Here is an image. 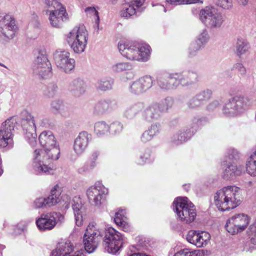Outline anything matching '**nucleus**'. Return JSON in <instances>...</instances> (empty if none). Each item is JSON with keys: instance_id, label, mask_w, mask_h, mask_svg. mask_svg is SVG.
I'll list each match as a JSON object with an SVG mask.
<instances>
[{"instance_id": "nucleus-35", "label": "nucleus", "mask_w": 256, "mask_h": 256, "mask_svg": "<svg viewBox=\"0 0 256 256\" xmlns=\"http://www.w3.org/2000/svg\"><path fill=\"white\" fill-rule=\"evenodd\" d=\"M180 77L178 79L180 84L183 86H188L196 82L198 78V75L196 72H184L182 76L180 74Z\"/></svg>"}, {"instance_id": "nucleus-42", "label": "nucleus", "mask_w": 256, "mask_h": 256, "mask_svg": "<svg viewBox=\"0 0 256 256\" xmlns=\"http://www.w3.org/2000/svg\"><path fill=\"white\" fill-rule=\"evenodd\" d=\"M112 80L103 79L98 80L96 84V86L98 90L106 91L112 88Z\"/></svg>"}, {"instance_id": "nucleus-61", "label": "nucleus", "mask_w": 256, "mask_h": 256, "mask_svg": "<svg viewBox=\"0 0 256 256\" xmlns=\"http://www.w3.org/2000/svg\"><path fill=\"white\" fill-rule=\"evenodd\" d=\"M154 138L147 130L144 131L140 136V140L143 143H146L150 142Z\"/></svg>"}, {"instance_id": "nucleus-46", "label": "nucleus", "mask_w": 256, "mask_h": 256, "mask_svg": "<svg viewBox=\"0 0 256 256\" xmlns=\"http://www.w3.org/2000/svg\"><path fill=\"white\" fill-rule=\"evenodd\" d=\"M210 36L208 32L206 30H203L195 41L203 47L208 42Z\"/></svg>"}, {"instance_id": "nucleus-22", "label": "nucleus", "mask_w": 256, "mask_h": 256, "mask_svg": "<svg viewBox=\"0 0 256 256\" xmlns=\"http://www.w3.org/2000/svg\"><path fill=\"white\" fill-rule=\"evenodd\" d=\"M152 84V78L146 76L132 82L130 86V90L134 94H140L150 89Z\"/></svg>"}, {"instance_id": "nucleus-7", "label": "nucleus", "mask_w": 256, "mask_h": 256, "mask_svg": "<svg viewBox=\"0 0 256 256\" xmlns=\"http://www.w3.org/2000/svg\"><path fill=\"white\" fill-rule=\"evenodd\" d=\"M199 18L202 23L210 28H220L225 20L224 15L216 8L212 6L200 10Z\"/></svg>"}, {"instance_id": "nucleus-19", "label": "nucleus", "mask_w": 256, "mask_h": 256, "mask_svg": "<svg viewBox=\"0 0 256 256\" xmlns=\"http://www.w3.org/2000/svg\"><path fill=\"white\" fill-rule=\"evenodd\" d=\"M91 140L92 135L87 132L82 131L79 133L74 140L72 146L77 156H82L86 151Z\"/></svg>"}, {"instance_id": "nucleus-23", "label": "nucleus", "mask_w": 256, "mask_h": 256, "mask_svg": "<svg viewBox=\"0 0 256 256\" xmlns=\"http://www.w3.org/2000/svg\"><path fill=\"white\" fill-rule=\"evenodd\" d=\"M74 250L72 244L69 240L59 242L51 252V256H66Z\"/></svg>"}, {"instance_id": "nucleus-10", "label": "nucleus", "mask_w": 256, "mask_h": 256, "mask_svg": "<svg viewBox=\"0 0 256 256\" xmlns=\"http://www.w3.org/2000/svg\"><path fill=\"white\" fill-rule=\"evenodd\" d=\"M250 219V217L244 213L234 214L227 219L226 230L232 235L240 234L247 229Z\"/></svg>"}, {"instance_id": "nucleus-50", "label": "nucleus", "mask_w": 256, "mask_h": 256, "mask_svg": "<svg viewBox=\"0 0 256 256\" xmlns=\"http://www.w3.org/2000/svg\"><path fill=\"white\" fill-rule=\"evenodd\" d=\"M46 202V198L40 197L35 200L34 202L33 206L36 208L48 207Z\"/></svg>"}, {"instance_id": "nucleus-31", "label": "nucleus", "mask_w": 256, "mask_h": 256, "mask_svg": "<svg viewBox=\"0 0 256 256\" xmlns=\"http://www.w3.org/2000/svg\"><path fill=\"white\" fill-rule=\"evenodd\" d=\"M144 108L142 102L129 104L127 105L124 112V116L128 118H134Z\"/></svg>"}, {"instance_id": "nucleus-1", "label": "nucleus", "mask_w": 256, "mask_h": 256, "mask_svg": "<svg viewBox=\"0 0 256 256\" xmlns=\"http://www.w3.org/2000/svg\"><path fill=\"white\" fill-rule=\"evenodd\" d=\"M242 200L240 188L234 185L224 186L214 195V204L222 212L236 208L240 204Z\"/></svg>"}, {"instance_id": "nucleus-21", "label": "nucleus", "mask_w": 256, "mask_h": 256, "mask_svg": "<svg viewBox=\"0 0 256 256\" xmlns=\"http://www.w3.org/2000/svg\"><path fill=\"white\" fill-rule=\"evenodd\" d=\"M72 208L77 226H80L83 224L86 212V206L82 198L79 196H76L72 199Z\"/></svg>"}, {"instance_id": "nucleus-17", "label": "nucleus", "mask_w": 256, "mask_h": 256, "mask_svg": "<svg viewBox=\"0 0 256 256\" xmlns=\"http://www.w3.org/2000/svg\"><path fill=\"white\" fill-rule=\"evenodd\" d=\"M64 219V216L59 213L49 212L42 214L36 220L38 228L42 231L53 229L57 224L56 218Z\"/></svg>"}, {"instance_id": "nucleus-15", "label": "nucleus", "mask_w": 256, "mask_h": 256, "mask_svg": "<svg viewBox=\"0 0 256 256\" xmlns=\"http://www.w3.org/2000/svg\"><path fill=\"white\" fill-rule=\"evenodd\" d=\"M210 239V234L206 231L190 230L186 235V240L198 248L206 246Z\"/></svg>"}, {"instance_id": "nucleus-2", "label": "nucleus", "mask_w": 256, "mask_h": 256, "mask_svg": "<svg viewBox=\"0 0 256 256\" xmlns=\"http://www.w3.org/2000/svg\"><path fill=\"white\" fill-rule=\"evenodd\" d=\"M118 48L122 56L131 60L145 62L150 56V47L146 44L122 42Z\"/></svg>"}, {"instance_id": "nucleus-40", "label": "nucleus", "mask_w": 256, "mask_h": 256, "mask_svg": "<svg viewBox=\"0 0 256 256\" xmlns=\"http://www.w3.org/2000/svg\"><path fill=\"white\" fill-rule=\"evenodd\" d=\"M34 72L42 78H47L52 76V67L50 63H48L46 66H42L39 68L38 72L34 70Z\"/></svg>"}, {"instance_id": "nucleus-32", "label": "nucleus", "mask_w": 256, "mask_h": 256, "mask_svg": "<svg viewBox=\"0 0 256 256\" xmlns=\"http://www.w3.org/2000/svg\"><path fill=\"white\" fill-rule=\"evenodd\" d=\"M70 90L76 96H80L85 92L86 84L80 78L74 80L70 84Z\"/></svg>"}, {"instance_id": "nucleus-18", "label": "nucleus", "mask_w": 256, "mask_h": 256, "mask_svg": "<svg viewBox=\"0 0 256 256\" xmlns=\"http://www.w3.org/2000/svg\"><path fill=\"white\" fill-rule=\"evenodd\" d=\"M180 77L178 73H164L158 78L157 84L163 90L175 88L180 84Z\"/></svg>"}, {"instance_id": "nucleus-47", "label": "nucleus", "mask_w": 256, "mask_h": 256, "mask_svg": "<svg viewBox=\"0 0 256 256\" xmlns=\"http://www.w3.org/2000/svg\"><path fill=\"white\" fill-rule=\"evenodd\" d=\"M202 48L198 42L194 41L190 43L188 48L189 56H193L196 55L197 52Z\"/></svg>"}, {"instance_id": "nucleus-54", "label": "nucleus", "mask_w": 256, "mask_h": 256, "mask_svg": "<svg viewBox=\"0 0 256 256\" xmlns=\"http://www.w3.org/2000/svg\"><path fill=\"white\" fill-rule=\"evenodd\" d=\"M172 100L171 98H168L164 99L160 103L158 104L160 105V108L162 112H164L168 110V108L172 106Z\"/></svg>"}, {"instance_id": "nucleus-49", "label": "nucleus", "mask_w": 256, "mask_h": 256, "mask_svg": "<svg viewBox=\"0 0 256 256\" xmlns=\"http://www.w3.org/2000/svg\"><path fill=\"white\" fill-rule=\"evenodd\" d=\"M216 4L224 10H230L233 6L232 0H218Z\"/></svg>"}, {"instance_id": "nucleus-8", "label": "nucleus", "mask_w": 256, "mask_h": 256, "mask_svg": "<svg viewBox=\"0 0 256 256\" xmlns=\"http://www.w3.org/2000/svg\"><path fill=\"white\" fill-rule=\"evenodd\" d=\"M39 142L42 149L36 150L38 152L50 155L53 158H59L60 149L56 140L51 131H44L39 136Z\"/></svg>"}, {"instance_id": "nucleus-11", "label": "nucleus", "mask_w": 256, "mask_h": 256, "mask_svg": "<svg viewBox=\"0 0 256 256\" xmlns=\"http://www.w3.org/2000/svg\"><path fill=\"white\" fill-rule=\"evenodd\" d=\"M126 242V238L114 228L110 227L106 230L103 244L108 253L116 254Z\"/></svg>"}, {"instance_id": "nucleus-45", "label": "nucleus", "mask_w": 256, "mask_h": 256, "mask_svg": "<svg viewBox=\"0 0 256 256\" xmlns=\"http://www.w3.org/2000/svg\"><path fill=\"white\" fill-rule=\"evenodd\" d=\"M85 12L87 16L92 18L98 25L100 22V17L98 10L94 7H88L85 9Z\"/></svg>"}, {"instance_id": "nucleus-24", "label": "nucleus", "mask_w": 256, "mask_h": 256, "mask_svg": "<svg viewBox=\"0 0 256 256\" xmlns=\"http://www.w3.org/2000/svg\"><path fill=\"white\" fill-rule=\"evenodd\" d=\"M102 231L100 226L95 222H92L87 226L84 236L100 242L102 236Z\"/></svg>"}, {"instance_id": "nucleus-63", "label": "nucleus", "mask_w": 256, "mask_h": 256, "mask_svg": "<svg viewBox=\"0 0 256 256\" xmlns=\"http://www.w3.org/2000/svg\"><path fill=\"white\" fill-rule=\"evenodd\" d=\"M62 105V102L59 100L53 102L52 104V108L56 110H59Z\"/></svg>"}, {"instance_id": "nucleus-60", "label": "nucleus", "mask_w": 256, "mask_h": 256, "mask_svg": "<svg viewBox=\"0 0 256 256\" xmlns=\"http://www.w3.org/2000/svg\"><path fill=\"white\" fill-rule=\"evenodd\" d=\"M239 152L234 148H230L228 150L227 156L230 160L236 159L238 158Z\"/></svg>"}, {"instance_id": "nucleus-64", "label": "nucleus", "mask_w": 256, "mask_h": 256, "mask_svg": "<svg viewBox=\"0 0 256 256\" xmlns=\"http://www.w3.org/2000/svg\"><path fill=\"white\" fill-rule=\"evenodd\" d=\"M219 105V102L217 100L214 101L208 106V108L210 110L214 108H216Z\"/></svg>"}, {"instance_id": "nucleus-53", "label": "nucleus", "mask_w": 256, "mask_h": 256, "mask_svg": "<svg viewBox=\"0 0 256 256\" xmlns=\"http://www.w3.org/2000/svg\"><path fill=\"white\" fill-rule=\"evenodd\" d=\"M122 124L118 122H114L110 126V130L114 134H116L120 132L122 130Z\"/></svg>"}, {"instance_id": "nucleus-13", "label": "nucleus", "mask_w": 256, "mask_h": 256, "mask_svg": "<svg viewBox=\"0 0 256 256\" xmlns=\"http://www.w3.org/2000/svg\"><path fill=\"white\" fill-rule=\"evenodd\" d=\"M21 125L26 140L32 146H35L37 142L36 126L34 117L28 114L22 119Z\"/></svg>"}, {"instance_id": "nucleus-5", "label": "nucleus", "mask_w": 256, "mask_h": 256, "mask_svg": "<svg viewBox=\"0 0 256 256\" xmlns=\"http://www.w3.org/2000/svg\"><path fill=\"white\" fill-rule=\"evenodd\" d=\"M250 105L248 98L242 95L235 96L226 102L222 113L227 117L237 116L248 110Z\"/></svg>"}, {"instance_id": "nucleus-30", "label": "nucleus", "mask_w": 256, "mask_h": 256, "mask_svg": "<svg viewBox=\"0 0 256 256\" xmlns=\"http://www.w3.org/2000/svg\"><path fill=\"white\" fill-rule=\"evenodd\" d=\"M99 155L100 152L98 151L93 152L91 154L88 161L79 168V172L80 173L88 172L94 169L97 165V160Z\"/></svg>"}, {"instance_id": "nucleus-38", "label": "nucleus", "mask_w": 256, "mask_h": 256, "mask_svg": "<svg viewBox=\"0 0 256 256\" xmlns=\"http://www.w3.org/2000/svg\"><path fill=\"white\" fill-rule=\"evenodd\" d=\"M236 54L241 56L248 52L250 46L246 40L243 38H238L236 42Z\"/></svg>"}, {"instance_id": "nucleus-14", "label": "nucleus", "mask_w": 256, "mask_h": 256, "mask_svg": "<svg viewBox=\"0 0 256 256\" xmlns=\"http://www.w3.org/2000/svg\"><path fill=\"white\" fill-rule=\"evenodd\" d=\"M54 59L56 66L62 72L68 73L75 66V60L70 57V54L67 51L56 52Z\"/></svg>"}, {"instance_id": "nucleus-4", "label": "nucleus", "mask_w": 256, "mask_h": 256, "mask_svg": "<svg viewBox=\"0 0 256 256\" xmlns=\"http://www.w3.org/2000/svg\"><path fill=\"white\" fill-rule=\"evenodd\" d=\"M88 38V32L83 24L76 26L66 36V40L68 44L76 54H80L85 50Z\"/></svg>"}, {"instance_id": "nucleus-41", "label": "nucleus", "mask_w": 256, "mask_h": 256, "mask_svg": "<svg viewBox=\"0 0 256 256\" xmlns=\"http://www.w3.org/2000/svg\"><path fill=\"white\" fill-rule=\"evenodd\" d=\"M132 65L126 62H118L113 64L112 69L113 72H119L125 70H128L132 69Z\"/></svg>"}, {"instance_id": "nucleus-39", "label": "nucleus", "mask_w": 256, "mask_h": 256, "mask_svg": "<svg viewBox=\"0 0 256 256\" xmlns=\"http://www.w3.org/2000/svg\"><path fill=\"white\" fill-rule=\"evenodd\" d=\"M94 132L98 136L106 134L110 132V126L104 122H98L94 124Z\"/></svg>"}, {"instance_id": "nucleus-58", "label": "nucleus", "mask_w": 256, "mask_h": 256, "mask_svg": "<svg viewBox=\"0 0 256 256\" xmlns=\"http://www.w3.org/2000/svg\"><path fill=\"white\" fill-rule=\"evenodd\" d=\"M233 70L238 71L241 75H244L246 72L245 67L240 62L235 64L233 66Z\"/></svg>"}, {"instance_id": "nucleus-16", "label": "nucleus", "mask_w": 256, "mask_h": 256, "mask_svg": "<svg viewBox=\"0 0 256 256\" xmlns=\"http://www.w3.org/2000/svg\"><path fill=\"white\" fill-rule=\"evenodd\" d=\"M108 192V189L100 182L89 188L86 191V194L90 202L96 206H100L102 200Z\"/></svg>"}, {"instance_id": "nucleus-27", "label": "nucleus", "mask_w": 256, "mask_h": 256, "mask_svg": "<svg viewBox=\"0 0 256 256\" xmlns=\"http://www.w3.org/2000/svg\"><path fill=\"white\" fill-rule=\"evenodd\" d=\"M194 129L192 128V130L186 132L184 130H180L175 134L172 138V142L176 145L182 144L188 140L191 136L194 134L198 127V124L194 126Z\"/></svg>"}, {"instance_id": "nucleus-56", "label": "nucleus", "mask_w": 256, "mask_h": 256, "mask_svg": "<svg viewBox=\"0 0 256 256\" xmlns=\"http://www.w3.org/2000/svg\"><path fill=\"white\" fill-rule=\"evenodd\" d=\"M160 124H152L146 130L152 136L154 137L160 132Z\"/></svg>"}, {"instance_id": "nucleus-26", "label": "nucleus", "mask_w": 256, "mask_h": 256, "mask_svg": "<svg viewBox=\"0 0 256 256\" xmlns=\"http://www.w3.org/2000/svg\"><path fill=\"white\" fill-rule=\"evenodd\" d=\"M140 12L128 1L122 5L119 14L122 18L128 20L138 16Z\"/></svg>"}, {"instance_id": "nucleus-52", "label": "nucleus", "mask_w": 256, "mask_h": 256, "mask_svg": "<svg viewBox=\"0 0 256 256\" xmlns=\"http://www.w3.org/2000/svg\"><path fill=\"white\" fill-rule=\"evenodd\" d=\"M222 176L224 178L230 179L234 177L232 164L228 165L223 172Z\"/></svg>"}, {"instance_id": "nucleus-25", "label": "nucleus", "mask_w": 256, "mask_h": 256, "mask_svg": "<svg viewBox=\"0 0 256 256\" xmlns=\"http://www.w3.org/2000/svg\"><path fill=\"white\" fill-rule=\"evenodd\" d=\"M162 111L158 104H154L147 108L143 113V116L148 121L157 120L160 117Z\"/></svg>"}, {"instance_id": "nucleus-9", "label": "nucleus", "mask_w": 256, "mask_h": 256, "mask_svg": "<svg viewBox=\"0 0 256 256\" xmlns=\"http://www.w3.org/2000/svg\"><path fill=\"white\" fill-rule=\"evenodd\" d=\"M42 152H38L34 150V153L32 170L36 175H44L52 174L53 168L52 162L59 158L50 156V155L44 154Z\"/></svg>"}, {"instance_id": "nucleus-20", "label": "nucleus", "mask_w": 256, "mask_h": 256, "mask_svg": "<svg viewBox=\"0 0 256 256\" xmlns=\"http://www.w3.org/2000/svg\"><path fill=\"white\" fill-rule=\"evenodd\" d=\"M16 26L14 18L9 14L0 16V32L4 36L12 38L14 37Z\"/></svg>"}, {"instance_id": "nucleus-44", "label": "nucleus", "mask_w": 256, "mask_h": 256, "mask_svg": "<svg viewBox=\"0 0 256 256\" xmlns=\"http://www.w3.org/2000/svg\"><path fill=\"white\" fill-rule=\"evenodd\" d=\"M246 234L250 242L254 245H256V220L249 226Z\"/></svg>"}, {"instance_id": "nucleus-33", "label": "nucleus", "mask_w": 256, "mask_h": 256, "mask_svg": "<svg viewBox=\"0 0 256 256\" xmlns=\"http://www.w3.org/2000/svg\"><path fill=\"white\" fill-rule=\"evenodd\" d=\"M62 193L60 187L56 184L50 190V194L46 198L48 206L50 207L54 206L60 201V196Z\"/></svg>"}, {"instance_id": "nucleus-62", "label": "nucleus", "mask_w": 256, "mask_h": 256, "mask_svg": "<svg viewBox=\"0 0 256 256\" xmlns=\"http://www.w3.org/2000/svg\"><path fill=\"white\" fill-rule=\"evenodd\" d=\"M56 88H57V86L54 84L50 85V86H49L48 88V96H53V94H54V92L56 90Z\"/></svg>"}, {"instance_id": "nucleus-6", "label": "nucleus", "mask_w": 256, "mask_h": 256, "mask_svg": "<svg viewBox=\"0 0 256 256\" xmlns=\"http://www.w3.org/2000/svg\"><path fill=\"white\" fill-rule=\"evenodd\" d=\"M173 210L180 220L186 222H192L196 216L194 205L186 197L177 198L173 202Z\"/></svg>"}, {"instance_id": "nucleus-43", "label": "nucleus", "mask_w": 256, "mask_h": 256, "mask_svg": "<svg viewBox=\"0 0 256 256\" xmlns=\"http://www.w3.org/2000/svg\"><path fill=\"white\" fill-rule=\"evenodd\" d=\"M174 250H172L168 254V256H197V252L196 250H190L188 248H184L174 252Z\"/></svg>"}, {"instance_id": "nucleus-34", "label": "nucleus", "mask_w": 256, "mask_h": 256, "mask_svg": "<svg viewBox=\"0 0 256 256\" xmlns=\"http://www.w3.org/2000/svg\"><path fill=\"white\" fill-rule=\"evenodd\" d=\"M246 170L252 176H256V152L254 151L246 162Z\"/></svg>"}, {"instance_id": "nucleus-29", "label": "nucleus", "mask_w": 256, "mask_h": 256, "mask_svg": "<svg viewBox=\"0 0 256 256\" xmlns=\"http://www.w3.org/2000/svg\"><path fill=\"white\" fill-rule=\"evenodd\" d=\"M36 56L34 60L32 68L33 70H37L38 72L39 68L44 66H46L48 63H50L46 54L44 50H38L35 53Z\"/></svg>"}, {"instance_id": "nucleus-57", "label": "nucleus", "mask_w": 256, "mask_h": 256, "mask_svg": "<svg viewBox=\"0 0 256 256\" xmlns=\"http://www.w3.org/2000/svg\"><path fill=\"white\" fill-rule=\"evenodd\" d=\"M201 104L202 103L195 96L188 102L187 106L190 108H196L199 107Z\"/></svg>"}, {"instance_id": "nucleus-28", "label": "nucleus", "mask_w": 256, "mask_h": 256, "mask_svg": "<svg viewBox=\"0 0 256 256\" xmlns=\"http://www.w3.org/2000/svg\"><path fill=\"white\" fill-rule=\"evenodd\" d=\"M126 212L124 210H118L115 214L114 222L117 226L120 227L124 232H129L132 228L127 220L126 216Z\"/></svg>"}, {"instance_id": "nucleus-37", "label": "nucleus", "mask_w": 256, "mask_h": 256, "mask_svg": "<svg viewBox=\"0 0 256 256\" xmlns=\"http://www.w3.org/2000/svg\"><path fill=\"white\" fill-rule=\"evenodd\" d=\"M112 108L110 100H103L98 102L94 106V111L96 114H103Z\"/></svg>"}, {"instance_id": "nucleus-12", "label": "nucleus", "mask_w": 256, "mask_h": 256, "mask_svg": "<svg viewBox=\"0 0 256 256\" xmlns=\"http://www.w3.org/2000/svg\"><path fill=\"white\" fill-rule=\"evenodd\" d=\"M16 120L10 118L3 122L0 127V146L12 148L14 144V130Z\"/></svg>"}, {"instance_id": "nucleus-48", "label": "nucleus", "mask_w": 256, "mask_h": 256, "mask_svg": "<svg viewBox=\"0 0 256 256\" xmlns=\"http://www.w3.org/2000/svg\"><path fill=\"white\" fill-rule=\"evenodd\" d=\"M166 2L172 5L186 4L198 2L202 3V1L200 0H166Z\"/></svg>"}, {"instance_id": "nucleus-55", "label": "nucleus", "mask_w": 256, "mask_h": 256, "mask_svg": "<svg viewBox=\"0 0 256 256\" xmlns=\"http://www.w3.org/2000/svg\"><path fill=\"white\" fill-rule=\"evenodd\" d=\"M150 154L149 151H146L144 154L140 156V158L138 160V164L140 165H142L148 162L150 160Z\"/></svg>"}, {"instance_id": "nucleus-59", "label": "nucleus", "mask_w": 256, "mask_h": 256, "mask_svg": "<svg viewBox=\"0 0 256 256\" xmlns=\"http://www.w3.org/2000/svg\"><path fill=\"white\" fill-rule=\"evenodd\" d=\"M234 176H238L242 174L244 172V168L242 165L235 166L232 164Z\"/></svg>"}, {"instance_id": "nucleus-3", "label": "nucleus", "mask_w": 256, "mask_h": 256, "mask_svg": "<svg viewBox=\"0 0 256 256\" xmlns=\"http://www.w3.org/2000/svg\"><path fill=\"white\" fill-rule=\"evenodd\" d=\"M46 14L50 26L55 28H61L64 22L70 19L65 6L58 0H45Z\"/></svg>"}, {"instance_id": "nucleus-36", "label": "nucleus", "mask_w": 256, "mask_h": 256, "mask_svg": "<svg viewBox=\"0 0 256 256\" xmlns=\"http://www.w3.org/2000/svg\"><path fill=\"white\" fill-rule=\"evenodd\" d=\"M100 242L95 239H92L88 236L84 235L83 244L84 250L88 253L90 254L95 251L96 249Z\"/></svg>"}, {"instance_id": "nucleus-51", "label": "nucleus", "mask_w": 256, "mask_h": 256, "mask_svg": "<svg viewBox=\"0 0 256 256\" xmlns=\"http://www.w3.org/2000/svg\"><path fill=\"white\" fill-rule=\"evenodd\" d=\"M212 92L210 90H207L200 92L197 94L196 96L200 102L202 103L204 100L209 99L210 98Z\"/></svg>"}]
</instances>
